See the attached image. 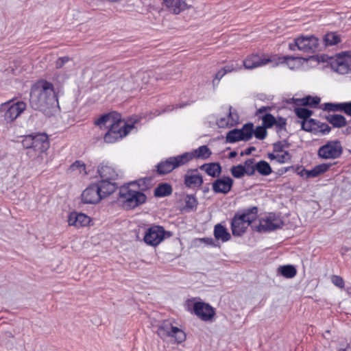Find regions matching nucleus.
Segmentation results:
<instances>
[{"label":"nucleus","instance_id":"f257e3e1","mask_svg":"<svg viewBox=\"0 0 351 351\" xmlns=\"http://www.w3.org/2000/svg\"><path fill=\"white\" fill-rule=\"evenodd\" d=\"M29 106L35 110L46 111L58 103L53 84L45 80L35 82L30 88Z\"/></svg>","mask_w":351,"mask_h":351},{"label":"nucleus","instance_id":"f03ea898","mask_svg":"<svg viewBox=\"0 0 351 351\" xmlns=\"http://www.w3.org/2000/svg\"><path fill=\"white\" fill-rule=\"evenodd\" d=\"M23 147L27 149L26 154L31 160L33 166L43 163L46 158V151L49 147V141L46 133H32L23 137Z\"/></svg>","mask_w":351,"mask_h":351},{"label":"nucleus","instance_id":"7ed1b4c3","mask_svg":"<svg viewBox=\"0 0 351 351\" xmlns=\"http://www.w3.org/2000/svg\"><path fill=\"white\" fill-rule=\"evenodd\" d=\"M143 180H138L128 183L120 188L119 198L123 199L124 206L128 208H135L145 203L147 196L141 191L130 189V186H137V189L144 191L147 189Z\"/></svg>","mask_w":351,"mask_h":351},{"label":"nucleus","instance_id":"20e7f679","mask_svg":"<svg viewBox=\"0 0 351 351\" xmlns=\"http://www.w3.org/2000/svg\"><path fill=\"white\" fill-rule=\"evenodd\" d=\"M258 207L252 206L244 209L242 214L236 213L231 222L232 234L240 237L245 232L248 226L252 227L253 221L258 217Z\"/></svg>","mask_w":351,"mask_h":351},{"label":"nucleus","instance_id":"39448f33","mask_svg":"<svg viewBox=\"0 0 351 351\" xmlns=\"http://www.w3.org/2000/svg\"><path fill=\"white\" fill-rule=\"evenodd\" d=\"M195 298L188 299L185 306L188 311L195 315L200 320L213 322L215 320V309L208 303L202 301L195 302Z\"/></svg>","mask_w":351,"mask_h":351},{"label":"nucleus","instance_id":"423d86ee","mask_svg":"<svg viewBox=\"0 0 351 351\" xmlns=\"http://www.w3.org/2000/svg\"><path fill=\"white\" fill-rule=\"evenodd\" d=\"M26 107L27 104L24 101L12 103V100H10L0 106V112L2 114L3 120L8 123L19 117Z\"/></svg>","mask_w":351,"mask_h":351},{"label":"nucleus","instance_id":"0eeeda50","mask_svg":"<svg viewBox=\"0 0 351 351\" xmlns=\"http://www.w3.org/2000/svg\"><path fill=\"white\" fill-rule=\"evenodd\" d=\"M343 151V147L340 141H329L319 148L317 155L320 158L325 160L337 159L341 157Z\"/></svg>","mask_w":351,"mask_h":351},{"label":"nucleus","instance_id":"6e6552de","mask_svg":"<svg viewBox=\"0 0 351 351\" xmlns=\"http://www.w3.org/2000/svg\"><path fill=\"white\" fill-rule=\"evenodd\" d=\"M166 234L171 236L170 232L166 231L162 226H152L146 230L143 240L147 245L156 247L163 241Z\"/></svg>","mask_w":351,"mask_h":351},{"label":"nucleus","instance_id":"1a4fd4ad","mask_svg":"<svg viewBox=\"0 0 351 351\" xmlns=\"http://www.w3.org/2000/svg\"><path fill=\"white\" fill-rule=\"evenodd\" d=\"M186 165L183 154L167 158L157 165V173L165 175L171 172L173 169Z\"/></svg>","mask_w":351,"mask_h":351},{"label":"nucleus","instance_id":"9d476101","mask_svg":"<svg viewBox=\"0 0 351 351\" xmlns=\"http://www.w3.org/2000/svg\"><path fill=\"white\" fill-rule=\"evenodd\" d=\"M114 116L112 121L109 125H108V127H109L106 137L108 140L110 138L109 136H110L111 133L115 134L116 135L121 134V136L124 137L134 128L133 125L127 124L123 121L119 113L117 112L116 114H114Z\"/></svg>","mask_w":351,"mask_h":351},{"label":"nucleus","instance_id":"9b49d317","mask_svg":"<svg viewBox=\"0 0 351 351\" xmlns=\"http://www.w3.org/2000/svg\"><path fill=\"white\" fill-rule=\"evenodd\" d=\"M283 226L284 222L280 219L270 213L266 219H261L258 226H252V229L258 232H266L282 228Z\"/></svg>","mask_w":351,"mask_h":351},{"label":"nucleus","instance_id":"f8f14e48","mask_svg":"<svg viewBox=\"0 0 351 351\" xmlns=\"http://www.w3.org/2000/svg\"><path fill=\"white\" fill-rule=\"evenodd\" d=\"M204 183L203 176L197 168L189 169L184 176V184L188 189H198Z\"/></svg>","mask_w":351,"mask_h":351},{"label":"nucleus","instance_id":"ddd939ff","mask_svg":"<svg viewBox=\"0 0 351 351\" xmlns=\"http://www.w3.org/2000/svg\"><path fill=\"white\" fill-rule=\"evenodd\" d=\"M302 130L317 134H327L331 131V128L325 123H322L314 119H308L307 121L301 122Z\"/></svg>","mask_w":351,"mask_h":351},{"label":"nucleus","instance_id":"4468645a","mask_svg":"<svg viewBox=\"0 0 351 351\" xmlns=\"http://www.w3.org/2000/svg\"><path fill=\"white\" fill-rule=\"evenodd\" d=\"M298 45L300 51L304 53H315L319 46V40L313 35H302L298 37Z\"/></svg>","mask_w":351,"mask_h":351},{"label":"nucleus","instance_id":"2eb2a0df","mask_svg":"<svg viewBox=\"0 0 351 351\" xmlns=\"http://www.w3.org/2000/svg\"><path fill=\"white\" fill-rule=\"evenodd\" d=\"M99 187L96 183L88 186L82 194V201L84 204H97L102 197L99 191Z\"/></svg>","mask_w":351,"mask_h":351},{"label":"nucleus","instance_id":"dca6fc26","mask_svg":"<svg viewBox=\"0 0 351 351\" xmlns=\"http://www.w3.org/2000/svg\"><path fill=\"white\" fill-rule=\"evenodd\" d=\"M234 180L230 176H223L212 183L213 191L215 193H228L233 186Z\"/></svg>","mask_w":351,"mask_h":351},{"label":"nucleus","instance_id":"f3484780","mask_svg":"<svg viewBox=\"0 0 351 351\" xmlns=\"http://www.w3.org/2000/svg\"><path fill=\"white\" fill-rule=\"evenodd\" d=\"M211 154L212 152L207 145H202L191 152L183 153L186 164L194 158L206 160L210 158Z\"/></svg>","mask_w":351,"mask_h":351},{"label":"nucleus","instance_id":"a211bd4d","mask_svg":"<svg viewBox=\"0 0 351 351\" xmlns=\"http://www.w3.org/2000/svg\"><path fill=\"white\" fill-rule=\"evenodd\" d=\"M97 172L102 180L116 181L119 177V173L108 162L101 163L98 166Z\"/></svg>","mask_w":351,"mask_h":351},{"label":"nucleus","instance_id":"6ab92c4d","mask_svg":"<svg viewBox=\"0 0 351 351\" xmlns=\"http://www.w3.org/2000/svg\"><path fill=\"white\" fill-rule=\"evenodd\" d=\"M158 335L171 343H182L186 339L184 330H158Z\"/></svg>","mask_w":351,"mask_h":351},{"label":"nucleus","instance_id":"aec40b11","mask_svg":"<svg viewBox=\"0 0 351 351\" xmlns=\"http://www.w3.org/2000/svg\"><path fill=\"white\" fill-rule=\"evenodd\" d=\"M271 62L269 58L260 56L257 54H252L247 56L243 60V66L247 69H253L263 65H265L268 62Z\"/></svg>","mask_w":351,"mask_h":351},{"label":"nucleus","instance_id":"412c9836","mask_svg":"<svg viewBox=\"0 0 351 351\" xmlns=\"http://www.w3.org/2000/svg\"><path fill=\"white\" fill-rule=\"evenodd\" d=\"M102 199L113 193L117 189L118 184L115 181L102 180L96 183Z\"/></svg>","mask_w":351,"mask_h":351},{"label":"nucleus","instance_id":"4be33fe9","mask_svg":"<svg viewBox=\"0 0 351 351\" xmlns=\"http://www.w3.org/2000/svg\"><path fill=\"white\" fill-rule=\"evenodd\" d=\"M90 222V217L81 213H71L68 217L69 225L75 226L76 228L86 226L88 225Z\"/></svg>","mask_w":351,"mask_h":351},{"label":"nucleus","instance_id":"5701e85b","mask_svg":"<svg viewBox=\"0 0 351 351\" xmlns=\"http://www.w3.org/2000/svg\"><path fill=\"white\" fill-rule=\"evenodd\" d=\"M169 11L175 14H180L188 8L186 0H163Z\"/></svg>","mask_w":351,"mask_h":351},{"label":"nucleus","instance_id":"b1692460","mask_svg":"<svg viewBox=\"0 0 351 351\" xmlns=\"http://www.w3.org/2000/svg\"><path fill=\"white\" fill-rule=\"evenodd\" d=\"M200 170L204 171L208 176L213 178H218L221 173L222 169L219 162L205 163L201 165Z\"/></svg>","mask_w":351,"mask_h":351},{"label":"nucleus","instance_id":"393cba45","mask_svg":"<svg viewBox=\"0 0 351 351\" xmlns=\"http://www.w3.org/2000/svg\"><path fill=\"white\" fill-rule=\"evenodd\" d=\"M296 105L309 106L311 108H317L319 104L321 99L317 97H312L311 95L306 96L302 99H292Z\"/></svg>","mask_w":351,"mask_h":351},{"label":"nucleus","instance_id":"a878e982","mask_svg":"<svg viewBox=\"0 0 351 351\" xmlns=\"http://www.w3.org/2000/svg\"><path fill=\"white\" fill-rule=\"evenodd\" d=\"M214 236L217 240H221L222 242H226L231 239L230 234L221 223H217L215 226Z\"/></svg>","mask_w":351,"mask_h":351},{"label":"nucleus","instance_id":"bb28decb","mask_svg":"<svg viewBox=\"0 0 351 351\" xmlns=\"http://www.w3.org/2000/svg\"><path fill=\"white\" fill-rule=\"evenodd\" d=\"M326 119L332 124L334 128H340L345 127L347 125L346 118L341 114H329L326 117Z\"/></svg>","mask_w":351,"mask_h":351},{"label":"nucleus","instance_id":"cd10ccee","mask_svg":"<svg viewBox=\"0 0 351 351\" xmlns=\"http://www.w3.org/2000/svg\"><path fill=\"white\" fill-rule=\"evenodd\" d=\"M239 69H240V67L237 66V64H234L233 62L226 64L215 74L213 81V84L215 85V82H219L226 74L237 71Z\"/></svg>","mask_w":351,"mask_h":351},{"label":"nucleus","instance_id":"c85d7f7f","mask_svg":"<svg viewBox=\"0 0 351 351\" xmlns=\"http://www.w3.org/2000/svg\"><path fill=\"white\" fill-rule=\"evenodd\" d=\"M172 187L168 183H161L154 189L155 197H162L170 195L172 193Z\"/></svg>","mask_w":351,"mask_h":351},{"label":"nucleus","instance_id":"c756f323","mask_svg":"<svg viewBox=\"0 0 351 351\" xmlns=\"http://www.w3.org/2000/svg\"><path fill=\"white\" fill-rule=\"evenodd\" d=\"M278 274H280L285 278H292L295 276L297 270L293 265H287L280 266L278 268Z\"/></svg>","mask_w":351,"mask_h":351},{"label":"nucleus","instance_id":"7c9ffc66","mask_svg":"<svg viewBox=\"0 0 351 351\" xmlns=\"http://www.w3.org/2000/svg\"><path fill=\"white\" fill-rule=\"evenodd\" d=\"M256 171L263 176H267L272 173L270 165L265 160H260L256 163Z\"/></svg>","mask_w":351,"mask_h":351},{"label":"nucleus","instance_id":"2f4dec72","mask_svg":"<svg viewBox=\"0 0 351 351\" xmlns=\"http://www.w3.org/2000/svg\"><path fill=\"white\" fill-rule=\"evenodd\" d=\"M240 141H243V137L239 129H233L227 133L226 136V143H234Z\"/></svg>","mask_w":351,"mask_h":351},{"label":"nucleus","instance_id":"473e14b6","mask_svg":"<svg viewBox=\"0 0 351 351\" xmlns=\"http://www.w3.org/2000/svg\"><path fill=\"white\" fill-rule=\"evenodd\" d=\"M242 134L244 141H247L253 136L254 129L252 123H247L244 124L241 129H239Z\"/></svg>","mask_w":351,"mask_h":351},{"label":"nucleus","instance_id":"72a5a7b5","mask_svg":"<svg viewBox=\"0 0 351 351\" xmlns=\"http://www.w3.org/2000/svg\"><path fill=\"white\" fill-rule=\"evenodd\" d=\"M185 206L184 209L187 211H193L196 210L198 202L194 195H186L184 199Z\"/></svg>","mask_w":351,"mask_h":351},{"label":"nucleus","instance_id":"f704fd0d","mask_svg":"<svg viewBox=\"0 0 351 351\" xmlns=\"http://www.w3.org/2000/svg\"><path fill=\"white\" fill-rule=\"evenodd\" d=\"M324 41L326 46H332L339 43L341 38L336 32H328L324 36Z\"/></svg>","mask_w":351,"mask_h":351},{"label":"nucleus","instance_id":"c9c22d12","mask_svg":"<svg viewBox=\"0 0 351 351\" xmlns=\"http://www.w3.org/2000/svg\"><path fill=\"white\" fill-rule=\"evenodd\" d=\"M116 112H112L108 114H104L101 116L98 119L95 121V124L100 126L101 128L103 125H109L112 121V118H114V114H116Z\"/></svg>","mask_w":351,"mask_h":351},{"label":"nucleus","instance_id":"e433bc0d","mask_svg":"<svg viewBox=\"0 0 351 351\" xmlns=\"http://www.w3.org/2000/svg\"><path fill=\"white\" fill-rule=\"evenodd\" d=\"M243 167L246 169V175L252 176L255 174L256 167L254 158H248L244 162Z\"/></svg>","mask_w":351,"mask_h":351},{"label":"nucleus","instance_id":"4c0bfd02","mask_svg":"<svg viewBox=\"0 0 351 351\" xmlns=\"http://www.w3.org/2000/svg\"><path fill=\"white\" fill-rule=\"evenodd\" d=\"M230 172L234 178H241L246 175V169L245 167H243V165H238L232 166L230 169Z\"/></svg>","mask_w":351,"mask_h":351},{"label":"nucleus","instance_id":"58836bf2","mask_svg":"<svg viewBox=\"0 0 351 351\" xmlns=\"http://www.w3.org/2000/svg\"><path fill=\"white\" fill-rule=\"evenodd\" d=\"M263 126L271 128L276 123V119L270 113H266L262 117Z\"/></svg>","mask_w":351,"mask_h":351},{"label":"nucleus","instance_id":"ea45409f","mask_svg":"<svg viewBox=\"0 0 351 351\" xmlns=\"http://www.w3.org/2000/svg\"><path fill=\"white\" fill-rule=\"evenodd\" d=\"M322 110L326 111H340L343 112V103H338V104H334V103H325L323 104V106L321 107Z\"/></svg>","mask_w":351,"mask_h":351},{"label":"nucleus","instance_id":"a19ab883","mask_svg":"<svg viewBox=\"0 0 351 351\" xmlns=\"http://www.w3.org/2000/svg\"><path fill=\"white\" fill-rule=\"evenodd\" d=\"M295 114L298 118L302 119L303 121H307L313 114V111L305 108H296L295 109Z\"/></svg>","mask_w":351,"mask_h":351},{"label":"nucleus","instance_id":"79ce46f5","mask_svg":"<svg viewBox=\"0 0 351 351\" xmlns=\"http://www.w3.org/2000/svg\"><path fill=\"white\" fill-rule=\"evenodd\" d=\"M254 134L256 138L263 140L266 138L267 134V128L263 125L257 126L256 130H254Z\"/></svg>","mask_w":351,"mask_h":351},{"label":"nucleus","instance_id":"37998d69","mask_svg":"<svg viewBox=\"0 0 351 351\" xmlns=\"http://www.w3.org/2000/svg\"><path fill=\"white\" fill-rule=\"evenodd\" d=\"M286 125H287V120L286 119L278 117L276 119V123L274 125H276V129L277 132H280L283 130H286Z\"/></svg>","mask_w":351,"mask_h":351},{"label":"nucleus","instance_id":"c03bdc74","mask_svg":"<svg viewBox=\"0 0 351 351\" xmlns=\"http://www.w3.org/2000/svg\"><path fill=\"white\" fill-rule=\"evenodd\" d=\"M291 155L288 151L284 152L282 154H277V162L280 164L291 161Z\"/></svg>","mask_w":351,"mask_h":351},{"label":"nucleus","instance_id":"a18cd8bd","mask_svg":"<svg viewBox=\"0 0 351 351\" xmlns=\"http://www.w3.org/2000/svg\"><path fill=\"white\" fill-rule=\"evenodd\" d=\"M332 166V164L322 163L315 167L317 176L326 172L329 168Z\"/></svg>","mask_w":351,"mask_h":351},{"label":"nucleus","instance_id":"49530a36","mask_svg":"<svg viewBox=\"0 0 351 351\" xmlns=\"http://www.w3.org/2000/svg\"><path fill=\"white\" fill-rule=\"evenodd\" d=\"M230 112L227 116L228 120H230V125L231 127L235 125L238 123L239 116L237 113L231 112L232 106L229 108Z\"/></svg>","mask_w":351,"mask_h":351},{"label":"nucleus","instance_id":"de8ad7c7","mask_svg":"<svg viewBox=\"0 0 351 351\" xmlns=\"http://www.w3.org/2000/svg\"><path fill=\"white\" fill-rule=\"evenodd\" d=\"M332 282L335 286H337L339 288H343L345 286V282H344L343 279L339 276H336V275L332 276Z\"/></svg>","mask_w":351,"mask_h":351},{"label":"nucleus","instance_id":"09e8293b","mask_svg":"<svg viewBox=\"0 0 351 351\" xmlns=\"http://www.w3.org/2000/svg\"><path fill=\"white\" fill-rule=\"evenodd\" d=\"M106 137H107V133L105 134V136L104 137V141L107 143H113L123 138L121 136V134L116 135L115 134H112V133H111L110 136H109L110 138H108V140L106 138Z\"/></svg>","mask_w":351,"mask_h":351},{"label":"nucleus","instance_id":"8fccbe9b","mask_svg":"<svg viewBox=\"0 0 351 351\" xmlns=\"http://www.w3.org/2000/svg\"><path fill=\"white\" fill-rule=\"evenodd\" d=\"M230 120L228 119L227 117L220 118L217 121V125L219 128H230L231 126H230Z\"/></svg>","mask_w":351,"mask_h":351},{"label":"nucleus","instance_id":"3c124183","mask_svg":"<svg viewBox=\"0 0 351 351\" xmlns=\"http://www.w3.org/2000/svg\"><path fill=\"white\" fill-rule=\"evenodd\" d=\"M69 60V58L67 56L59 58L56 62V68L61 69Z\"/></svg>","mask_w":351,"mask_h":351},{"label":"nucleus","instance_id":"603ef678","mask_svg":"<svg viewBox=\"0 0 351 351\" xmlns=\"http://www.w3.org/2000/svg\"><path fill=\"white\" fill-rule=\"evenodd\" d=\"M158 329H179L177 326H173L172 323L169 320H165L162 324L158 326Z\"/></svg>","mask_w":351,"mask_h":351},{"label":"nucleus","instance_id":"864d4df0","mask_svg":"<svg viewBox=\"0 0 351 351\" xmlns=\"http://www.w3.org/2000/svg\"><path fill=\"white\" fill-rule=\"evenodd\" d=\"M274 152H282L285 148V144L282 141H278L273 144Z\"/></svg>","mask_w":351,"mask_h":351},{"label":"nucleus","instance_id":"5fc2aeb1","mask_svg":"<svg viewBox=\"0 0 351 351\" xmlns=\"http://www.w3.org/2000/svg\"><path fill=\"white\" fill-rule=\"evenodd\" d=\"M71 168L73 170L79 169L80 171H82L81 169L82 170H85V165L82 162H81L80 160H77L74 163L72 164V165L71 166Z\"/></svg>","mask_w":351,"mask_h":351},{"label":"nucleus","instance_id":"6e6d98bb","mask_svg":"<svg viewBox=\"0 0 351 351\" xmlns=\"http://www.w3.org/2000/svg\"><path fill=\"white\" fill-rule=\"evenodd\" d=\"M343 112L351 117V101L343 102Z\"/></svg>","mask_w":351,"mask_h":351},{"label":"nucleus","instance_id":"4d7b16f0","mask_svg":"<svg viewBox=\"0 0 351 351\" xmlns=\"http://www.w3.org/2000/svg\"><path fill=\"white\" fill-rule=\"evenodd\" d=\"M304 171V173H305V178H316L317 177V172H316V170H315V168L314 167L313 169L311 170H307L306 171Z\"/></svg>","mask_w":351,"mask_h":351},{"label":"nucleus","instance_id":"13d9d810","mask_svg":"<svg viewBox=\"0 0 351 351\" xmlns=\"http://www.w3.org/2000/svg\"><path fill=\"white\" fill-rule=\"evenodd\" d=\"M289 48L291 51H295L297 48L298 49V38L294 39V42L289 44Z\"/></svg>","mask_w":351,"mask_h":351},{"label":"nucleus","instance_id":"bf43d9fd","mask_svg":"<svg viewBox=\"0 0 351 351\" xmlns=\"http://www.w3.org/2000/svg\"><path fill=\"white\" fill-rule=\"evenodd\" d=\"M347 128L343 130V133L346 135L351 134V120L347 122Z\"/></svg>","mask_w":351,"mask_h":351},{"label":"nucleus","instance_id":"052dcab7","mask_svg":"<svg viewBox=\"0 0 351 351\" xmlns=\"http://www.w3.org/2000/svg\"><path fill=\"white\" fill-rule=\"evenodd\" d=\"M202 241L204 242L206 244L209 245H215L213 239L212 238H202L200 239Z\"/></svg>","mask_w":351,"mask_h":351},{"label":"nucleus","instance_id":"680f3d73","mask_svg":"<svg viewBox=\"0 0 351 351\" xmlns=\"http://www.w3.org/2000/svg\"><path fill=\"white\" fill-rule=\"evenodd\" d=\"M271 110V107L270 106H262L261 108H260L258 111H257V113L258 114H261V113H263L266 111H270Z\"/></svg>","mask_w":351,"mask_h":351},{"label":"nucleus","instance_id":"e2e57ef3","mask_svg":"<svg viewBox=\"0 0 351 351\" xmlns=\"http://www.w3.org/2000/svg\"><path fill=\"white\" fill-rule=\"evenodd\" d=\"M304 171H306V169L302 167H298L296 169V172L302 177H305V173Z\"/></svg>","mask_w":351,"mask_h":351},{"label":"nucleus","instance_id":"0e129e2a","mask_svg":"<svg viewBox=\"0 0 351 351\" xmlns=\"http://www.w3.org/2000/svg\"><path fill=\"white\" fill-rule=\"evenodd\" d=\"M256 150L255 147H249L246 149L244 150V154H246V156L250 155L253 151Z\"/></svg>","mask_w":351,"mask_h":351},{"label":"nucleus","instance_id":"69168bd1","mask_svg":"<svg viewBox=\"0 0 351 351\" xmlns=\"http://www.w3.org/2000/svg\"><path fill=\"white\" fill-rule=\"evenodd\" d=\"M267 156L270 160H276L277 161V155H275L273 153H269Z\"/></svg>","mask_w":351,"mask_h":351},{"label":"nucleus","instance_id":"338daca9","mask_svg":"<svg viewBox=\"0 0 351 351\" xmlns=\"http://www.w3.org/2000/svg\"><path fill=\"white\" fill-rule=\"evenodd\" d=\"M339 351H351V346L350 345H347L345 348H340Z\"/></svg>","mask_w":351,"mask_h":351},{"label":"nucleus","instance_id":"774afa93","mask_svg":"<svg viewBox=\"0 0 351 351\" xmlns=\"http://www.w3.org/2000/svg\"><path fill=\"white\" fill-rule=\"evenodd\" d=\"M237 155V152H235V151L231 152L229 154V158H233L236 157Z\"/></svg>","mask_w":351,"mask_h":351}]
</instances>
